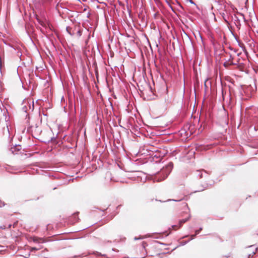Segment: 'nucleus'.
I'll use <instances>...</instances> for the list:
<instances>
[{
  "label": "nucleus",
  "instance_id": "nucleus-1",
  "mask_svg": "<svg viewBox=\"0 0 258 258\" xmlns=\"http://www.w3.org/2000/svg\"><path fill=\"white\" fill-rule=\"evenodd\" d=\"M234 59V56H232V55H230V57L229 59H228L224 63V66L225 68H228L229 66H232V65H237L239 63V59H237L235 61H233V60Z\"/></svg>",
  "mask_w": 258,
  "mask_h": 258
},
{
  "label": "nucleus",
  "instance_id": "nucleus-11",
  "mask_svg": "<svg viewBox=\"0 0 258 258\" xmlns=\"http://www.w3.org/2000/svg\"><path fill=\"white\" fill-rule=\"evenodd\" d=\"M189 2L191 4H194V2L192 1V0H189Z\"/></svg>",
  "mask_w": 258,
  "mask_h": 258
},
{
  "label": "nucleus",
  "instance_id": "nucleus-3",
  "mask_svg": "<svg viewBox=\"0 0 258 258\" xmlns=\"http://www.w3.org/2000/svg\"><path fill=\"white\" fill-rule=\"evenodd\" d=\"M33 241L34 242H38V243L43 242V239L42 238H38V237H34L33 238Z\"/></svg>",
  "mask_w": 258,
  "mask_h": 258
},
{
  "label": "nucleus",
  "instance_id": "nucleus-10",
  "mask_svg": "<svg viewBox=\"0 0 258 258\" xmlns=\"http://www.w3.org/2000/svg\"><path fill=\"white\" fill-rule=\"evenodd\" d=\"M67 31L69 32V33H70V34H71V35H72V34L71 33V32L69 31V28H67Z\"/></svg>",
  "mask_w": 258,
  "mask_h": 258
},
{
  "label": "nucleus",
  "instance_id": "nucleus-6",
  "mask_svg": "<svg viewBox=\"0 0 258 258\" xmlns=\"http://www.w3.org/2000/svg\"><path fill=\"white\" fill-rule=\"evenodd\" d=\"M82 35V31L80 29H78L77 31L76 36L78 37H80Z\"/></svg>",
  "mask_w": 258,
  "mask_h": 258
},
{
  "label": "nucleus",
  "instance_id": "nucleus-8",
  "mask_svg": "<svg viewBox=\"0 0 258 258\" xmlns=\"http://www.w3.org/2000/svg\"><path fill=\"white\" fill-rule=\"evenodd\" d=\"M179 227V224L178 225H174L173 226V228L174 229V230H177L178 229V228H179L180 227Z\"/></svg>",
  "mask_w": 258,
  "mask_h": 258
},
{
  "label": "nucleus",
  "instance_id": "nucleus-4",
  "mask_svg": "<svg viewBox=\"0 0 258 258\" xmlns=\"http://www.w3.org/2000/svg\"><path fill=\"white\" fill-rule=\"evenodd\" d=\"M165 170H167V173L166 174V176H165L164 178H165L166 177H167V175L169 174V172H170L169 170H170V165L169 164L166 167V169H164L163 170V172H164V171Z\"/></svg>",
  "mask_w": 258,
  "mask_h": 258
},
{
  "label": "nucleus",
  "instance_id": "nucleus-9",
  "mask_svg": "<svg viewBox=\"0 0 258 258\" xmlns=\"http://www.w3.org/2000/svg\"><path fill=\"white\" fill-rule=\"evenodd\" d=\"M38 249L35 248V247H32L31 248V251H33V250H37Z\"/></svg>",
  "mask_w": 258,
  "mask_h": 258
},
{
  "label": "nucleus",
  "instance_id": "nucleus-2",
  "mask_svg": "<svg viewBox=\"0 0 258 258\" xmlns=\"http://www.w3.org/2000/svg\"><path fill=\"white\" fill-rule=\"evenodd\" d=\"M37 20L40 25H41L44 28H47V27H49L48 23L46 20L43 21L40 20L39 18H37Z\"/></svg>",
  "mask_w": 258,
  "mask_h": 258
},
{
  "label": "nucleus",
  "instance_id": "nucleus-5",
  "mask_svg": "<svg viewBox=\"0 0 258 258\" xmlns=\"http://www.w3.org/2000/svg\"><path fill=\"white\" fill-rule=\"evenodd\" d=\"M188 220V219L180 220L179 222V227H180L182 226V225L183 223H184L185 222H186Z\"/></svg>",
  "mask_w": 258,
  "mask_h": 258
},
{
  "label": "nucleus",
  "instance_id": "nucleus-7",
  "mask_svg": "<svg viewBox=\"0 0 258 258\" xmlns=\"http://www.w3.org/2000/svg\"><path fill=\"white\" fill-rule=\"evenodd\" d=\"M182 208L181 209L182 210H186L187 209V203L184 202L182 204Z\"/></svg>",
  "mask_w": 258,
  "mask_h": 258
}]
</instances>
